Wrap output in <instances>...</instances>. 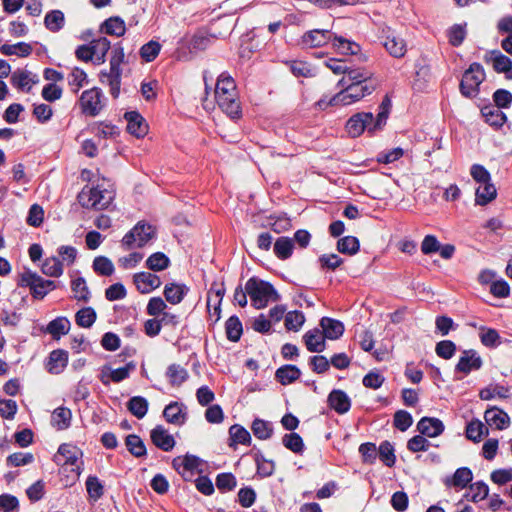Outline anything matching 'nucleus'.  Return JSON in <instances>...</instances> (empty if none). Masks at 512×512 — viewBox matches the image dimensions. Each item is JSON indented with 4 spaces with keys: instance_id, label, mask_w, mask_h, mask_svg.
I'll return each mask as SVG.
<instances>
[{
    "instance_id": "nucleus-43",
    "label": "nucleus",
    "mask_w": 512,
    "mask_h": 512,
    "mask_svg": "<svg viewBox=\"0 0 512 512\" xmlns=\"http://www.w3.org/2000/svg\"><path fill=\"white\" fill-rule=\"evenodd\" d=\"M65 24L64 13L61 10H51L44 18V25L49 31L56 33L60 31Z\"/></svg>"
},
{
    "instance_id": "nucleus-56",
    "label": "nucleus",
    "mask_w": 512,
    "mask_h": 512,
    "mask_svg": "<svg viewBox=\"0 0 512 512\" xmlns=\"http://www.w3.org/2000/svg\"><path fill=\"white\" fill-rule=\"evenodd\" d=\"M488 494V485L483 481H478L469 486V492L466 494V497L472 502H479L484 500Z\"/></svg>"
},
{
    "instance_id": "nucleus-30",
    "label": "nucleus",
    "mask_w": 512,
    "mask_h": 512,
    "mask_svg": "<svg viewBox=\"0 0 512 512\" xmlns=\"http://www.w3.org/2000/svg\"><path fill=\"white\" fill-rule=\"evenodd\" d=\"M497 196V190L494 184L490 181L479 184L475 192L476 205L485 206L493 201Z\"/></svg>"
},
{
    "instance_id": "nucleus-31",
    "label": "nucleus",
    "mask_w": 512,
    "mask_h": 512,
    "mask_svg": "<svg viewBox=\"0 0 512 512\" xmlns=\"http://www.w3.org/2000/svg\"><path fill=\"white\" fill-rule=\"evenodd\" d=\"M85 487L88 494V501L91 504L96 503L104 495V485L95 475H89L87 477Z\"/></svg>"
},
{
    "instance_id": "nucleus-2",
    "label": "nucleus",
    "mask_w": 512,
    "mask_h": 512,
    "mask_svg": "<svg viewBox=\"0 0 512 512\" xmlns=\"http://www.w3.org/2000/svg\"><path fill=\"white\" fill-rule=\"evenodd\" d=\"M337 86L341 88L338 93L328 100L322 98L317 102L321 109H325L328 106H348L356 103L365 96L371 95L376 90L378 84L338 83Z\"/></svg>"
},
{
    "instance_id": "nucleus-4",
    "label": "nucleus",
    "mask_w": 512,
    "mask_h": 512,
    "mask_svg": "<svg viewBox=\"0 0 512 512\" xmlns=\"http://www.w3.org/2000/svg\"><path fill=\"white\" fill-rule=\"evenodd\" d=\"M79 204L86 209L104 210L109 207L114 199V192L96 187L85 186L78 194Z\"/></svg>"
},
{
    "instance_id": "nucleus-12",
    "label": "nucleus",
    "mask_w": 512,
    "mask_h": 512,
    "mask_svg": "<svg viewBox=\"0 0 512 512\" xmlns=\"http://www.w3.org/2000/svg\"><path fill=\"white\" fill-rule=\"evenodd\" d=\"M136 365L134 362H128L124 367L118 369H111L108 366H104L99 376L100 381L103 385L108 386L110 381L119 383L127 379L130 372L135 370Z\"/></svg>"
},
{
    "instance_id": "nucleus-37",
    "label": "nucleus",
    "mask_w": 512,
    "mask_h": 512,
    "mask_svg": "<svg viewBox=\"0 0 512 512\" xmlns=\"http://www.w3.org/2000/svg\"><path fill=\"white\" fill-rule=\"evenodd\" d=\"M300 369L295 365H283L276 370L275 377L282 385H289L299 379Z\"/></svg>"
},
{
    "instance_id": "nucleus-60",
    "label": "nucleus",
    "mask_w": 512,
    "mask_h": 512,
    "mask_svg": "<svg viewBox=\"0 0 512 512\" xmlns=\"http://www.w3.org/2000/svg\"><path fill=\"white\" fill-rule=\"evenodd\" d=\"M465 433L469 440L479 442L483 434L488 433V429L480 420H473L467 424Z\"/></svg>"
},
{
    "instance_id": "nucleus-63",
    "label": "nucleus",
    "mask_w": 512,
    "mask_h": 512,
    "mask_svg": "<svg viewBox=\"0 0 512 512\" xmlns=\"http://www.w3.org/2000/svg\"><path fill=\"white\" fill-rule=\"evenodd\" d=\"M305 322L302 311H290L285 315V328L289 331H298Z\"/></svg>"
},
{
    "instance_id": "nucleus-29",
    "label": "nucleus",
    "mask_w": 512,
    "mask_h": 512,
    "mask_svg": "<svg viewBox=\"0 0 512 512\" xmlns=\"http://www.w3.org/2000/svg\"><path fill=\"white\" fill-rule=\"evenodd\" d=\"M200 465V458L191 454H186L184 457H176L172 461L173 468L178 473L182 474H184L185 472H192L198 469Z\"/></svg>"
},
{
    "instance_id": "nucleus-42",
    "label": "nucleus",
    "mask_w": 512,
    "mask_h": 512,
    "mask_svg": "<svg viewBox=\"0 0 512 512\" xmlns=\"http://www.w3.org/2000/svg\"><path fill=\"white\" fill-rule=\"evenodd\" d=\"M149 403L142 396H133L127 402L128 411L138 419L144 418L148 412Z\"/></svg>"
},
{
    "instance_id": "nucleus-64",
    "label": "nucleus",
    "mask_w": 512,
    "mask_h": 512,
    "mask_svg": "<svg viewBox=\"0 0 512 512\" xmlns=\"http://www.w3.org/2000/svg\"><path fill=\"white\" fill-rule=\"evenodd\" d=\"M282 443L287 449L296 454H301L304 450V443L301 436L294 432L285 434Z\"/></svg>"
},
{
    "instance_id": "nucleus-6",
    "label": "nucleus",
    "mask_w": 512,
    "mask_h": 512,
    "mask_svg": "<svg viewBox=\"0 0 512 512\" xmlns=\"http://www.w3.org/2000/svg\"><path fill=\"white\" fill-rule=\"evenodd\" d=\"M486 78L485 70L480 63H472L463 73L459 89L466 98H475L479 93V86Z\"/></svg>"
},
{
    "instance_id": "nucleus-22",
    "label": "nucleus",
    "mask_w": 512,
    "mask_h": 512,
    "mask_svg": "<svg viewBox=\"0 0 512 512\" xmlns=\"http://www.w3.org/2000/svg\"><path fill=\"white\" fill-rule=\"evenodd\" d=\"M189 290L184 283H168L164 287L163 294L167 302L176 305L182 302Z\"/></svg>"
},
{
    "instance_id": "nucleus-17",
    "label": "nucleus",
    "mask_w": 512,
    "mask_h": 512,
    "mask_svg": "<svg viewBox=\"0 0 512 512\" xmlns=\"http://www.w3.org/2000/svg\"><path fill=\"white\" fill-rule=\"evenodd\" d=\"M127 121V131L137 138L144 137L148 132V124L137 111L126 112L124 115Z\"/></svg>"
},
{
    "instance_id": "nucleus-51",
    "label": "nucleus",
    "mask_w": 512,
    "mask_h": 512,
    "mask_svg": "<svg viewBox=\"0 0 512 512\" xmlns=\"http://www.w3.org/2000/svg\"><path fill=\"white\" fill-rule=\"evenodd\" d=\"M254 460L257 466V474L261 478H267L273 475L275 470V463L273 460H268L261 452L254 455Z\"/></svg>"
},
{
    "instance_id": "nucleus-39",
    "label": "nucleus",
    "mask_w": 512,
    "mask_h": 512,
    "mask_svg": "<svg viewBox=\"0 0 512 512\" xmlns=\"http://www.w3.org/2000/svg\"><path fill=\"white\" fill-rule=\"evenodd\" d=\"M101 31L108 35L120 37L126 31L125 22L118 16L110 17L102 23Z\"/></svg>"
},
{
    "instance_id": "nucleus-28",
    "label": "nucleus",
    "mask_w": 512,
    "mask_h": 512,
    "mask_svg": "<svg viewBox=\"0 0 512 512\" xmlns=\"http://www.w3.org/2000/svg\"><path fill=\"white\" fill-rule=\"evenodd\" d=\"M331 42L332 47L342 55H357L361 50L360 45L356 42L337 36L335 33H333Z\"/></svg>"
},
{
    "instance_id": "nucleus-55",
    "label": "nucleus",
    "mask_w": 512,
    "mask_h": 512,
    "mask_svg": "<svg viewBox=\"0 0 512 512\" xmlns=\"http://www.w3.org/2000/svg\"><path fill=\"white\" fill-rule=\"evenodd\" d=\"M360 243L354 236H345L338 240L337 250L342 254L354 255L359 251Z\"/></svg>"
},
{
    "instance_id": "nucleus-24",
    "label": "nucleus",
    "mask_w": 512,
    "mask_h": 512,
    "mask_svg": "<svg viewBox=\"0 0 512 512\" xmlns=\"http://www.w3.org/2000/svg\"><path fill=\"white\" fill-rule=\"evenodd\" d=\"M486 423L498 430H503L509 426L510 418L506 412L499 408L487 409L484 414Z\"/></svg>"
},
{
    "instance_id": "nucleus-13",
    "label": "nucleus",
    "mask_w": 512,
    "mask_h": 512,
    "mask_svg": "<svg viewBox=\"0 0 512 512\" xmlns=\"http://www.w3.org/2000/svg\"><path fill=\"white\" fill-rule=\"evenodd\" d=\"M333 32L326 29H314L307 31L302 36V44L307 48L322 47L331 42Z\"/></svg>"
},
{
    "instance_id": "nucleus-11",
    "label": "nucleus",
    "mask_w": 512,
    "mask_h": 512,
    "mask_svg": "<svg viewBox=\"0 0 512 512\" xmlns=\"http://www.w3.org/2000/svg\"><path fill=\"white\" fill-rule=\"evenodd\" d=\"M482 365L483 360L476 350H464L455 366V372H460L467 376L472 371L481 369Z\"/></svg>"
},
{
    "instance_id": "nucleus-61",
    "label": "nucleus",
    "mask_w": 512,
    "mask_h": 512,
    "mask_svg": "<svg viewBox=\"0 0 512 512\" xmlns=\"http://www.w3.org/2000/svg\"><path fill=\"white\" fill-rule=\"evenodd\" d=\"M394 452V447L389 441H383L380 443L378 448L379 458L387 467L395 465L396 456Z\"/></svg>"
},
{
    "instance_id": "nucleus-44",
    "label": "nucleus",
    "mask_w": 512,
    "mask_h": 512,
    "mask_svg": "<svg viewBox=\"0 0 512 512\" xmlns=\"http://www.w3.org/2000/svg\"><path fill=\"white\" fill-rule=\"evenodd\" d=\"M71 290L77 301L87 303L90 300L91 294L83 277L79 276L71 281Z\"/></svg>"
},
{
    "instance_id": "nucleus-5",
    "label": "nucleus",
    "mask_w": 512,
    "mask_h": 512,
    "mask_svg": "<svg viewBox=\"0 0 512 512\" xmlns=\"http://www.w3.org/2000/svg\"><path fill=\"white\" fill-rule=\"evenodd\" d=\"M18 285L28 287L32 297L36 300H42L50 291L58 287L57 282L44 279L30 269H26L20 274Z\"/></svg>"
},
{
    "instance_id": "nucleus-21",
    "label": "nucleus",
    "mask_w": 512,
    "mask_h": 512,
    "mask_svg": "<svg viewBox=\"0 0 512 512\" xmlns=\"http://www.w3.org/2000/svg\"><path fill=\"white\" fill-rule=\"evenodd\" d=\"M328 404L338 414H345L350 410L351 400L344 391L334 389L328 395Z\"/></svg>"
},
{
    "instance_id": "nucleus-53",
    "label": "nucleus",
    "mask_w": 512,
    "mask_h": 512,
    "mask_svg": "<svg viewBox=\"0 0 512 512\" xmlns=\"http://www.w3.org/2000/svg\"><path fill=\"white\" fill-rule=\"evenodd\" d=\"M92 268L97 275L106 277L111 276L115 271L112 261L106 256L95 257Z\"/></svg>"
},
{
    "instance_id": "nucleus-62",
    "label": "nucleus",
    "mask_w": 512,
    "mask_h": 512,
    "mask_svg": "<svg viewBox=\"0 0 512 512\" xmlns=\"http://www.w3.org/2000/svg\"><path fill=\"white\" fill-rule=\"evenodd\" d=\"M507 398L508 388L503 385H490L480 390L479 397L482 400H491L494 397Z\"/></svg>"
},
{
    "instance_id": "nucleus-10",
    "label": "nucleus",
    "mask_w": 512,
    "mask_h": 512,
    "mask_svg": "<svg viewBox=\"0 0 512 512\" xmlns=\"http://www.w3.org/2000/svg\"><path fill=\"white\" fill-rule=\"evenodd\" d=\"M82 452L74 445L63 443L59 446L57 454L54 456V462L57 465H70L72 471L79 476L82 472V468L78 465L79 457Z\"/></svg>"
},
{
    "instance_id": "nucleus-54",
    "label": "nucleus",
    "mask_w": 512,
    "mask_h": 512,
    "mask_svg": "<svg viewBox=\"0 0 512 512\" xmlns=\"http://www.w3.org/2000/svg\"><path fill=\"white\" fill-rule=\"evenodd\" d=\"M251 430L254 436L260 440L269 439L273 433V427L271 423L258 418L253 421Z\"/></svg>"
},
{
    "instance_id": "nucleus-1",
    "label": "nucleus",
    "mask_w": 512,
    "mask_h": 512,
    "mask_svg": "<svg viewBox=\"0 0 512 512\" xmlns=\"http://www.w3.org/2000/svg\"><path fill=\"white\" fill-rule=\"evenodd\" d=\"M214 97L219 108L231 119H239L242 116L236 83L228 73L223 72L218 76Z\"/></svg>"
},
{
    "instance_id": "nucleus-41",
    "label": "nucleus",
    "mask_w": 512,
    "mask_h": 512,
    "mask_svg": "<svg viewBox=\"0 0 512 512\" xmlns=\"http://www.w3.org/2000/svg\"><path fill=\"white\" fill-rule=\"evenodd\" d=\"M41 271L48 277L58 278L64 272L62 261L55 256L46 258L41 266Z\"/></svg>"
},
{
    "instance_id": "nucleus-9",
    "label": "nucleus",
    "mask_w": 512,
    "mask_h": 512,
    "mask_svg": "<svg viewBox=\"0 0 512 512\" xmlns=\"http://www.w3.org/2000/svg\"><path fill=\"white\" fill-rule=\"evenodd\" d=\"M102 98L103 93L100 88L85 90L79 99L82 113L91 117L97 116L103 108Z\"/></svg>"
},
{
    "instance_id": "nucleus-52",
    "label": "nucleus",
    "mask_w": 512,
    "mask_h": 512,
    "mask_svg": "<svg viewBox=\"0 0 512 512\" xmlns=\"http://www.w3.org/2000/svg\"><path fill=\"white\" fill-rule=\"evenodd\" d=\"M127 450L136 458L146 455V447L142 439L136 434H130L125 439Z\"/></svg>"
},
{
    "instance_id": "nucleus-7",
    "label": "nucleus",
    "mask_w": 512,
    "mask_h": 512,
    "mask_svg": "<svg viewBox=\"0 0 512 512\" xmlns=\"http://www.w3.org/2000/svg\"><path fill=\"white\" fill-rule=\"evenodd\" d=\"M154 237L155 229L152 225L138 222L124 235L121 244L125 250H131L134 247L142 248Z\"/></svg>"
},
{
    "instance_id": "nucleus-45",
    "label": "nucleus",
    "mask_w": 512,
    "mask_h": 512,
    "mask_svg": "<svg viewBox=\"0 0 512 512\" xmlns=\"http://www.w3.org/2000/svg\"><path fill=\"white\" fill-rule=\"evenodd\" d=\"M225 333L228 340L238 342L243 333V326L240 319L233 315L225 322Z\"/></svg>"
},
{
    "instance_id": "nucleus-35",
    "label": "nucleus",
    "mask_w": 512,
    "mask_h": 512,
    "mask_svg": "<svg viewBox=\"0 0 512 512\" xmlns=\"http://www.w3.org/2000/svg\"><path fill=\"white\" fill-rule=\"evenodd\" d=\"M481 114L489 125L497 128L503 126L507 120L505 113L500 108L492 105L483 107Z\"/></svg>"
},
{
    "instance_id": "nucleus-19",
    "label": "nucleus",
    "mask_w": 512,
    "mask_h": 512,
    "mask_svg": "<svg viewBox=\"0 0 512 512\" xmlns=\"http://www.w3.org/2000/svg\"><path fill=\"white\" fill-rule=\"evenodd\" d=\"M68 364V352L63 349H56L50 352L46 369L50 374H60Z\"/></svg>"
},
{
    "instance_id": "nucleus-14",
    "label": "nucleus",
    "mask_w": 512,
    "mask_h": 512,
    "mask_svg": "<svg viewBox=\"0 0 512 512\" xmlns=\"http://www.w3.org/2000/svg\"><path fill=\"white\" fill-rule=\"evenodd\" d=\"M133 283L141 294H148L161 285V279L150 272H139L133 275Z\"/></svg>"
},
{
    "instance_id": "nucleus-58",
    "label": "nucleus",
    "mask_w": 512,
    "mask_h": 512,
    "mask_svg": "<svg viewBox=\"0 0 512 512\" xmlns=\"http://www.w3.org/2000/svg\"><path fill=\"white\" fill-rule=\"evenodd\" d=\"M96 317V312L92 307H85L75 314V322L80 327L89 328L96 321Z\"/></svg>"
},
{
    "instance_id": "nucleus-27",
    "label": "nucleus",
    "mask_w": 512,
    "mask_h": 512,
    "mask_svg": "<svg viewBox=\"0 0 512 512\" xmlns=\"http://www.w3.org/2000/svg\"><path fill=\"white\" fill-rule=\"evenodd\" d=\"M306 348L310 352H322L325 349V338L319 328L307 331L303 336Z\"/></svg>"
},
{
    "instance_id": "nucleus-48",
    "label": "nucleus",
    "mask_w": 512,
    "mask_h": 512,
    "mask_svg": "<svg viewBox=\"0 0 512 512\" xmlns=\"http://www.w3.org/2000/svg\"><path fill=\"white\" fill-rule=\"evenodd\" d=\"M479 338L487 348H496L501 344V337L496 329L485 326L480 327Z\"/></svg>"
},
{
    "instance_id": "nucleus-46",
    "label": "nucleus",
    "mask_w": 512,
    "mask_h": 512,
    "mask_svg": "<svg viewBox=\"0 0 512 512\" xmlns=\"http://www.w3.org/2000/svg\"><path fill=\"white\" fill-rule=\"evenodd\" d=\"M171 262L169 257L163 252H155L146 260V267L154 272H160L167 269Z\"/></svg>"
},
{
    "instance_id": "nucleus-57",
    "label": "nucleus",
    "mask_w": 512,
    "mask_h": 512,
    "mask_svg": "<svg viewBox=\"0 0 512 512\" xmlns=\"http://www.w3.org/2000/svg\"><path fill=\"white\" fill-rule=\"evenodd\" d=\"M289 68L291 73L296 77L312 78L316 75L315 69L304 61H291Z\"/></svg>"
},
{
    "instance_id": "nucleus-16",
    "label": "nucleus",
    "mask_w": 512,
    "mask_h": 512,
    "mask_svg": "<svg viewBox=\"0 0 512 512\" xmlns=\"http://www.w3.org/2000/svg\"><path fill=\"white\" fill-rule=\"evenodd\" d=\"M443 422L435 417H422L417 423V430L420 434L434 438L444 432Z\"/></svg>"
},
{
    "instance_id": "nucleus-38",
    "label": "nucleus",
    "mask_w": 512,
    "mask_h": 512,
    "mask_svg": "<svg viewBox=\"0 0 512 512\" xmlns=\"http://www.w3.org/2000/svg\"><path fill=\"white\" fill-rule=\"evenodd\" d=\"M294 249L293 240L289 237H279L274 243V254L280 260H286L292 256Z\"/></svg>"
},
{
    "instance_id": "nucleus-23",
    "label": "nucleus",
    "mask_w": 512,
    "mask_h": 512,
    "mask_svg": "<svg viewBox=\"0 0 512 512\" xmlns=\"http://www.w3.org/2000/svg\"><path fill=\"white\" fill-rule=\"evenodd\" d=\"M320 327L322 328L321 332L323 333L324 338L331 340L340 338L344 333L343 323L333 318H321Z\"/></svg>"
},
{
    "instance_id": "nucleus-34",
    "label": "nucleus",
    "mask_w": 512,
    "mask_h": 512,
    "mask_svg": "<svg viewBox=\"0 0 512 512\" xmlns=\"http://www.w3.org/2000/svg\"><path fill=\"white\" fill-rule=\"evenodd\" d=\"M171 386H181L189 378L188 371L179 364H170L165 373Z\"/></svg>"
},
{
    "instance_id": "nucleus-50",
    "label": "nucleus",
    "mask_w": 512,
    "mask_h": 512,
    "mask_svg": "<svg viewBox=\"0 0 512 512\" xmlns=\"http://www.w3.org/2000/svg\"><path fill=\"white\" fill-rule=\"evenodd\" d=\"M230 446L234 444L249 445L251 443V436L248 430L239 424H234L229 428Z\"/></svg>"
},
{
    "instance_id": "nucleus-20",
    "label": "nucleus",
    "mask_w": 512,
    "mask_h": 512,
    "mask_svg": "<svg viewBox=\"0 0 512 512\" xmlns=\"http://www.w3.org/2000/svg\"><path fill=\"white\" fill-rule=\"evenodd\" d=\"M484 60L486 63H491L497 73H507L512 69V61L510 58L502 54L499 50L489 51L486 53Z\"/></svg>"
},
{
    "instance_id": "nucleus-40",
    "label": "nucleus",
    "mask_w": 512,
    "mask_h": 512,
    "mask_svg": "<svg viewBox=\"0 0 512 512\" xmlns=\"http://www.w3.org/2000/svg\"><path fill=\"white\" fill-rule=\"evenodd\" d=\"M32 46L25 42L16 44H3L0 46V53L6 56L17 55L19 57H27L32 53Z\"/></svg>"
},
{
    "instance_id": "nucleus-15",
    "label": "nucleus",
    "mask_w": 512,
    "mask_h": 512,
    "mask_svg": "<svg viewBox=\"0 0 512 512\" xmlns=\"http://www.w3.org/2000/svg\"><path fill=\"white\" fill-rule=\"evenodd\" d=\"M356 83V84H378L373 77V73L365 68H348L346 76L339 80V84Z\"/></svg>"
},
{
    "instance_id": "nucleus-18",
    "label": "nucleus",
    "mask_w": 512,
    "mask_h": 512,
    "mask_svg": "<svg viewBox=\"0 0 512 512\" xmlns=\"http://www.w3.org/2000/svg\"><path fill=\"white\" fill-rule=\"evenodd\" d=\"M150 438L157 448L165 452L171 451L175 446L174 437L162 425L151 430Z\"/></svg>"
},
{
    "instance_id": "nucleus-47",
    "label": "nucleus",
    "mask_w": 512,
    "mask_h": 512,
    "mask_svg": "<svg viewBox=\"0 0 512 512\" xmlns=\"http://www.w3.org/2000/svg\"><path fill=\"white\" fill-rule=\"evenodd\" d=\"M72 413L66 407H58L52 413V424L58 430L67 429L71 424Z\"/></svg>"
},
{
    "instance_id": "nucleus-36",
    "label": "nucleus",
    "mask_w": 512,
    "mask_h": 512,
    "mask_svg": "<svg viewBox=\"0 0 512 512\" xmlns=\"http://www.w3.org/2000/svg\"><path fill=\"white\" fill-rule=\"evenodd\" d=\"M70 330V321L66 317H57L50 321L45 332L50 334L53 339L59 340L61 336L66 335Z\"/></svg>"
},
{
    "instance_id": "nucleus-25",
    "label": "nucleus",
    "mask_w": 512,
    "mask_h": 512,
    "mask_svg": "<svg viewBox=\"0 0 512 512\" xmlns=\"http://www.w3.org/2000/svg\"><path fill=\"white\" fill-rule=\"evenodd\" d=\"M382 44L386 51L394 58H402L406 54L405 41L394 33L388 34Z\"/></svg>"
},
{
    "instance_id": "nucleus-59",
    "label": "nucleus",
    "mask_w": 512,
    "mask_h": 512,
    "mask_svg": "<svg viewBox=\"0 0 512 512\" xmlns=\"http://www.w3.org/2000/svg\"><path fill=\"white\" fill-rule=\"evenodd\" d=\"M87 82L88 79L86 72L78 67H75L68 76L69 86L74 93H78L80 88L87 84Z\"/></svg>"
},
{
    "instance_id": "nucleus-49",
    "label": "nucleus",
    "mask_w": 512,
    "mask_h": 512,
    "mask_svg": "<svg viewBox=\"0 0 512 512\" xmlns=\"http://www.w3.org/2000/svg\"><path fill=\"white\" fill-rule=\"evenodd\" d=\"M122 73L116 72H104L100 74V80L102 83H107L110 87V94L113 98H118L120 94Z\"/></svg>"
},
{
    "instance_id": "nucleus-32",
    "label": "nucleus",
    "mask_w": 512,
    "mask_h": 512,
    "mask_svg": "<svg viewBox=\"0 0 512 512\" xmlns=\"http://www.w3.org/2000/svg\"><path fill=\"white\" fill-rule=\"evenodd\" d=\"M473 479L472 471L467 467L458 468L451 478L445 480V485L456 487L459 489L465 488Z\"/></svg>"
},
{
    "instance_id": "nucleus-26",
    "label": "nucleus",
    "mask_w": 512,
    "mask_h": 512,
    "mask_svg": "<svg viewBox=\"0 0 512 512\" xmlns=\"http://www.w3.org/2000/svg\"><path fill=\"white\" fill-rule=\"evenodd\" d=\"M183 404L171 402L163 410V416L168 423L182 425L186 421L187 414Z\"/></svg>"
},
{
    "instance_id": "nucleus-33",
    "label": "nucleus",
    "mask_w": 512,
    "mask_h": 512,
    "mask_svg": "<svg viewBox=\"0 0 512 512\" xmlns=\"http://www.w3.org/2000/svg\"><path fill=\"white\" fill-rule=\"evenodd\" d=\"M92 53L94 56V63L96 65L103 64L106 60V55L111 48V43L106 37H100L90 42Z\"/></svg>"
},
{
    "instance_id": "nucleus-8",
    "label": "nucleus",
    "mask_w": 512,
    "mask_h": 512,
    "mask_svg": "<svg viewBox=\"0 0 512 512\" xmlns=\"http://www.w3.org/2000/svg\"><path fill=\"white\" fill-rule=\"evenodd\" d=\"M374 123V116L371 112H359L349 118L346 130L351 137H358L365 130L372 135L377 130H381V128L374 127Z\"/></svg>"
},
{
    "instance_id": "nucleus-3",
    "label": "nucleus",
    "mask_w": 512,
    "mask_h": 512,
    "mask_svg": "<svg viewBox=\"0 0 512 512\" xmlns=\"http://www.w3.org/2000/svg\"><path fill=\"white\" fill-rule=\"evenodd\" d=\"M245 290L256 309L265 308L269 302H276L280 298L271 283L257 277L248 279L245 284Z\"/></svg>"
}]
</instances>
